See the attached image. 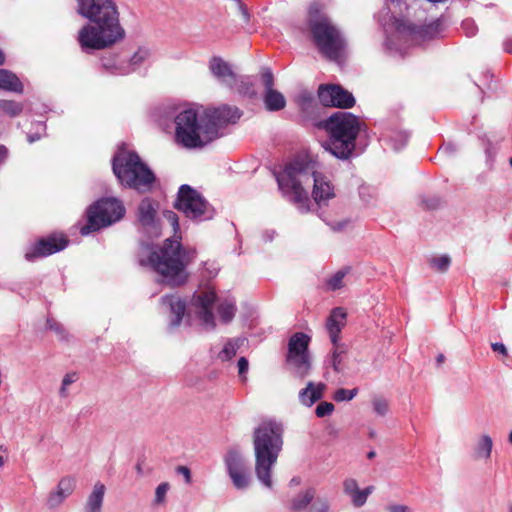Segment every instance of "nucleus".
<instances>
[{
  "label": "nucleus",
  "mask_w": 512,
  "mask_h": 512,
  "mask_svg": "<svg viewBox=\"0 0 512 512\" xmlns=\"http://www.w3.org/2000/svg\"><path fill=\"white\" fill-rule=\"evenodd\" d=\"M504 50L512 54V39H508L504 42Z\"/></svg>",
  "instance_id": "nucleus-62"
},
{
  "label": "nucleus",
  "mask_w": 512,
  "mask_h": 512,
  "mask_svg": "<svg viewBox=\"0 0 512 512\" xmlns=\"http://www.w3.org/2000/svg\"><path fill=\"white\" fill-rule=\"evenodd\" d=\"M316 495L314 488H308L297 494L290 502V509L293 512H301L305 510L313 501Z\"/></svg>",
  "instance_id": "nucleus-29"
},
{
  "label": "nucleus",
  "mask_w": 512,
  "mask_h": 512,
  "mask_svg": "<svg viewBox=\"0 0 512 512\" xmlns=\"http://www.w3.org/2000/svg\"><path fill=\"white\" fill-rule=\"evenodd\" d=\"M492 447V438L489 435H482L475 446L476 458H490Z\"/></svg>",
  "instance_id": "nucleus-32"
},
{
  "label": "nucleus",
  "mask_w": 512,
  "mask_h": 512,
  "mask_svg": "<svg viewBox=\"0 0 512 512\" xmlns=\"http://www.w3.org/2000/svg\"><path fill=\"white\" fill-rule=\"evenodd\" d=\"M0 89L22 93L23 84L20 79L11 71L6 69H0Z\"/></svg>",
  "instance_id": "nucleus-27"
},
{
  "label": "nucleus",
  "mask_w": 512,
  "mask_h": 512,
  "mask_svg": "<svg viewBox=\"0 0 512 512\" xmlns=\"http://www.w3.org/2000/svg\"><path fill=\"white\" fill-rule=\"evenodd\" d=\"M238 366V373L239 376L242 378V380L246 379L245 374L248 371L249 363L248 360L245 357H240L237 363Z\"/></svg>",
  "instance_id": "nucleus-52"
},
{
  "label": "nucleus",
  "mask_w": 512,
  "mask_h": 512,
  "mask_svg": "<svg viewBox=\"0 0 512 512\" xmlns=\"http://www.w3.org/2000/svg\"><path fill=\"white\" fill-rule=\"evenodd\" d=\"M283 425L275 420L262 421L253 432L255 473L259 482L272 487L271 471L283 447Z\"/></svg>",
  "instance_id": "nucleus-4"
},
{
  "label": "nucleus",
  "mask_w": 512,
  "mask_h": 512,
  "mask_svg": "<svg viewBox=\"0 0 512 512\" xmlns=\"http://www.w3.org/2000/svg\"><path fill=\"white\" fill-rule=\"evenodd\" d=\"M39 138H40V137H39V135H37V134H31V135H28V141H29L30 143H33V142H35V141L39 140Z\"/></svg>",
  "instance_id": "nucleus-63"
},
{
  "label": "nucleus",
  "mask_w": 512,
  "mask_h": 512,
  "mask_svg": "<svg viewBox=\"0 0 512 512\" xmlns=\"http://www.w3.org/2000/svg\"><path fill=\"white\" fill-rule=\"evenodd\" d=\"M343 361L344 357L339 356L338 353H331L329 363L335 372L340 373L344 370Z\"/></svg>",
  "instance_id": "nucleus-47"
},
{
  "label": "nucleus",
  "mask_w": 512,
  "mask_h": 512,
  "mask_svg": "<svg viewBox=\"0 0 512 512\" xmlns=\"http://www.w3.org/2000/svg\"><path fill=\"white\" fill-rule=\"evenodd\" d=\"M374 491V486H368L364 489H358L356 492H354L349 497L351 498V502L354 507L360 508L362 507L366 501L368 496Z\"/></svg>",
  "instance_id": "nucleus-33"
},
{
  "label": "nucleus",
  "mask_w": 512,
  "mask_h": 512,
  "mask_svg": "<svg viewBox=\"0 0 512 512\" xmlns=\"http://www.w3.org/2000/svg\"><path fill=\"white\" fill-rule=\"evenodd\" d=\"M451 264V259L448 255L433 257L430 260V266L439 272H446Z\"/></svg>",
  "instance_id": "nucleus-37"
},
{
  "label": "nucleus",
  "mask_w": 512,
  "mask_h": 512,
  "mask_svg": "<svg viewBox=\"0 0 512 512\" xmlns=\"http://www.w3.org/2000/svg\"><path fill=\"white\" fill-rule=\"evenodd\" d=\"M315 166V162L307 157L295 158L286 165L283 173L277 176L279 190L283 197L296 205L302 213H306L310 211V199L302 183L311 176L313 179L312 197L319 206L317 215L333 232H342L350 224V220L332 221L322 210V205L335 197L334 186L325 175L316 171Z\"/></svg>",
  "instance_id": "nucleus-1"
},
{
  "label": "nucleus",
  "mask_w": 512,
  "mask_h": 512,
  "mask_svg": "<svg viewBox=\"0 0 512 512\" xmlns=\"http://www.w3.org/2000/svg\"><path fill=\"white\" fill-rule=\"evenodd\" d=\"M173 207L182 212L186 218L202 222L215 216L214 207L196 189L188 184L179 187Z\"/></svg>",
  "instance_id": "nucleus-10"
},
{
  "label": "nucleus",
  "mask_w": 512,
  "mask_h": 512,
  "mask_svg": "<svg viewBox=\"0 0 512 512\" xmlns=\"http://www.w3.org/2000/svg\"><path fill=\"white\" fill-rule=\"evenodd\" d=\"M170 486L168 482L160 483L155 490L154 505H162L166 501V494Z\"/></svg>",
  "instance_id": "nucleus-40"
},
{
  "label": "nucleus",
  "mask_w": 512,
  "mask_h": 512,
  "mask_svg": "<svg viewBox=\"0 0 512 512\" xmlns=\"http://www.w3.org/2000/svg\"><path fill=\"white\" fill-rule=\"evenodd\" d=\"M175 140L185 148H202L216 139L215 128L194 109H185L175 117Z\"/></svg>",
  "instance_id": "nucleus-8"
},
{
  "label": "nucleus",
  "mask_w": 512,
  "mask_h": 512,
  "mask_svg": "<svg viewBox=\"0 0 512 512\" xmlns=\"http://www.w3.org/2000/svg\"><path fill=\"white\" fill-rule=\"evenodd\" d=\"M313 95L309 92H302L297 97V103L302 110H307L313 103Z\"/></svg>",
  "instance_id": "nucleus-45"
},
{
  "label": "nucleus",
  "mask_w": 512,
  "mask_h": 512,
  "mask_svg": "<svg viewBox=\"0 0 512 512\" xmlns=\"http://www.w3.org/2000/svg\"><path fill=\"white\" fill-rule=\"evenodd\" d=\"M359 488L358 483L353 478H347L343 482V491L346 495L350 496L356 492Z\"/></svg>",
  "instance_id": "nucleus-48"
},
{
  "label": "nucleus",
  "mask_w": 512,
  "mask_h": 512,
  "mask_svg": "<svg viewBox=\"0 0 512 512\" xmlns=\"http://www.w3.org/2000/svg\"><path fill=\"white\" fill-rule=\"evenodd\" d=\"M484 150L487 157V162L492 165L498 152L497 145L493 144L490 140H486L484 142Z\"/></svg>",
  "instance_id": "nucleus-44"
},
{
  "label": "nucleus",
  "mask_w": 512,
  "mask_h": 512,
  "mask_svg": "<svg viewBox=\"0 0 512 512\" xmlns=\"http://www.w3.org/2000/svg\"><path fill=\"white\" fill-rule=\"evenodd\" d=\"M217 300V295L214 291H202L195 293L192 297V305L198 310L197 317L201 324L207 330H213L216 326L212 307Z\"/></svg>",
  "instance_id": "nucleus-15"
},
{
  "label": "nucleus",
  "mask_w": 512,
  "mask_h": 512,
  "mask_svg": "<svg viewBox=\"0 0 512 512\" xmlns=\"http://www.w3.org/2000/svg\"><path fill=\"white\" fill-rule=\"evenodd\" d=\"M47 327L50 329V330H53L55 333H57L59 336H61L62 338H64V335H65V329L63 327V325L59 322H57L56 320L54 319H47Z\"/></svg>",
  "instance_id": "nucleus-51"
},
{
  "label": "nucleus",
  "mask_w": 512,
  "mask_h": 512,
  "mask_svg": "<svg viewBox=\"0 0 512 512\" xmlns=\"http://www.w3.org/2000/svg\"><path fill=\"white\" fill-rule=\"evenodd\" d=\"M76 487V480L72 476L62 477L56 488L52 490L46 501V506L50 510H55L59 508L64 501L72 495Z\"/></svg>",
  "instance_id": "nucleus-18"
},
{
  "label": "nucleus",
  "mask_w": 512,
  "mask_h": 512,
  "mask_svg": "<svg viewBox=\"0 0 512 512\" xmlns=\"http://www.w3.org/2000/svg\"><path fill=\"white\" fill-rule=\"evenodd\" d=\"M318 127L325 129L329 135L322 143L325 151L341 160L352 156L360 132V120L357 116L350 112L338 111L319 122Z\"/></svg>",
  "instance_id": "nucleus-5"
},
{
  "label": "nucleus",
  "mask_w": 512,
  "mask_h": 512,
  "mask_svg": "<svg viewBox=\"0 0 512 512\" xmlns=\"http://www.w3.org/2000/svg\"><path fill=\"white\" fill-rule=\"evenodd\" d=\"M346 312L342 307L334 308L326 321V329L332 344L339 341V335L346 323Z\"/></svg>",
  "instance_id": "nucleus-24"
},
{
  "label": "nucleus",
  "mask_w": 512,
  "mask_h": 512,
  "mask_svg": "<svg viewBox=\"0 0 512 512\" xmlns=\"http://www.w3.org/2000/svg\"><path fill=\"white\" fill-rule=\"evenodd\" d=\"M158 203L150 197L143 198L137 207V221L145 229L156 227Z\"/></svg>",
  "instance_id": "nucleus-21"
},
{
  "label": "nucleus",
  "mask_w": 512,
  "mask_h": 512,
  "mask_svg": "<svg viewBox=\"0 0 512 512\" xmlns=\"http://www.w3.org/2000/svg\"><path fill=\"white\" fill-rule=\"evenodd\" d=\"M328 510L329 504L326 500L323 499H317L311 504L309 508V512H328Z\"/></svg>",
  "instance_id": "nucleus-50"
},
{
  "label": "nucleus",
  "mask_w": 512,
  "mask_h": 512,
  "mask_svg": "<svg viewBox=\"0 0 512 512\" xmlns=\"http://www.w3.org/2000/svg\"><path fill=\"white\" fill-rule=\"evenodd\" d=\"M176 473L184 477L186 484H191V471L187 466H178L176 468Z\"/></svg>",
  "instance_id": "nucleus-54"
},
{
  "label": "nucleus",
  "mask_w": 512,
  "mask_h": 512,
  "mask_svg": "<svg viewBox=\"0 0 512 512\" xmlns=\"http://www.w3.org/2000/svg\"><path fill=\"white\" fill-rule=\"evenodd\" d=\"M208 68L212 76L222 85L229 89L233 88L236 80V73L232 66L220 56H212L208 63Z\"/></svg>",
  "instance_id": "nucleus-19"
},
{
  "label": "nucleus",
  "mask_w": 512,
  "mask_h": 512,
  "mask_svg": "<svg viewBox=\"0 0 512 512\" xmlns=\"http://www.w3.org/2000/svg\"><path fill=\"white\" fill-rule=\"evenodd\" d=\"M151 55L150 49L140 47L131 56L128 62L118 63L116 61L104 59L102 65L107 71L114 75H128L147 63L150 60Z\"/></svg>",
  "instance_id": "nucleus-14"
},
{
  "label": "nucleus",
  "mask_w": 512,
  "mask_h": 512,
  "mask_svg": "<svg viewBox=\"0 0 512 512\" xmlns=\"http://www.w3.org/2000/svg\"><path fill=\"white\" fill-rule=\"evenodd\" d=\"M237 348L238 347L230 341L224 345L223 349L219 353V357L223 361L230 360L236 355Z\"/></svg>",
  "instance_id": "nucleus-43"
},
{
  "label": "nucleus",
  "mask_w": 512,
  "mask_h": 512,
  "mask_svg": "<svg viewBox=\"0 0 512 512\" xmlns=\"http://www.w3.org/2000/svg\"><path fill=\"white\" fill-rule=\"evenodd\" d=\"M226 472L233 486L240 491L249 488L252 482L250 467L238 448H229L223 458Z\"/></svg>",
  "instance_id": "nucleus-11"
},
{
  "label": "nucleus",
  "mask_w": 512,
  "mask_h": 512,
  "mask_svg": "<svg viewBox=\"0 0 512 512\" xmlns=\"http://www.w3.org/2000/svg\"><path fill=\"white\" fill-rule=\"evenodd\" d=\"M126 213L123 202L115 197L98 199L86 210L87 223L80 228L81 235H88L120 221Z\"/></svg>",
  "instance_id": "nucleus-9"
},
{
  "label": "nucleus",
  "mask_w": 512,
  "mask_h": 512,
  "mask_svg": "<svg viewBox=\"0 0 512 512\" xmlns=\"http://www.w3.org/2000/svg\"><path fill=\"white\" fill-rule=\"evenodd\" d=\"M491 348L494 352H497L503 356H507L508 355V351H507V348L506 346L503 344V343H499V342H496V343H492L491 344Z\"/></svg>",
  "instance_id": "nucleus-56"
},
{
  "label": "nucleus",
  "mask_w": 512,
  "mask_h": 512,
  "mask_svg": "<svg viewBox=\"0 0 512 512\" xmlns=\"http://www.w3.org/2000/svg\"><path fill=\"white\" fill-rule=\"evenodd\" d=\"M461 28L467 37L476 35L478 28L472 19H465L462 21Z\"/></svg>",
  "instance_id": "nucleus-46"
},
{
  "label": "nucleus",
  "mask_w": 512,
  "mask_h": 512,
  "mask_svg": "<svg viewBox=\"0 0 512 512\" xmlns=\"http://www.w3.org/2000/svg\"><path fill=\"white\" fill-rule=\"evenodd\" d=\"M422 204L424 205V207L426 209L434 210V209H437L440 206L441 200L437 196L423 197L422 198Z\"/></svg>",
  "instance_id": "nucleus-49"
},
{
  "label": "nucleus",
  "mask_w": 512,
  "mask_h": 512,
  "mask_svg": "<svg viewBox=\"0 0 512 512\" xmlns=\"http://www.w3.org/2000/svg\"><path fill=\"white\" fill-rule=\"evenodd\" d=\"M410 134L406 131H397L393 132L390 135H387V138L392 144V147L395 150H400L407 144L409 140Z\"/></svg>",
  "instance_id": "nucleus-34"
},
{
  "label": "nucleus",
  "mask_w": 512,
  "mask_h": 512,
  "mask_svg": "<svg viewBox=\"0 0 512 512\" xmlns=\"http://www.w3.org/2000/svg\"><path fill=\"white\" fill-rule=\"evenodd\" d=\"M9 157V150L5 145L0 144V166L5 164Z\"/></svg>",
  "instance_id": "nucleus-58"
},
{
  "label": "nucleus",
  "mask_w": 512,
  "mask_h": 512,
  "mask_svg": "<svg viewBox=\"0 0 512 512\" xmlns=\"http://www.w3.org/2000/svg\"><path fill=\"white\" fill-rule=\"evenodd\" d=\"M239 5V10L245 22H248L250 19V14L248 12V8L241 0H235Z\"/></svg>",
  "instance_id": "nucleus-57"
},
{
  "label": "nucleus",
  "mask_w": 512,
  "mask_h": 512,
  "mask_svg": "<svg viewBox=\"0 0 512 512\" xmlns=\"http://www.w3.org/2000/svg\"><path fill=\"white\" fill-rule=\"evenodd\" d=\"M69 240L65 235L51 234L36 241L25 252V259L33 262L36 259L47 257L54 253L64 250L68 246Z\"/></svg>",
  "instance_id": "nucleus-12"
},
{
  "label": "nucleus",
  "mask_w": 512,
  "mask_h": 512,
  "mask_svg": "<svg viewBox=\"0 0 512 512\" xmlns=\"http://www.w3.org/2000/svg\"><path fill=\"white\" fill-rule=\"evenodd\" d=\"M445 361V356L443 354H439L436 358L437 365H441Z\"/></svg>",
  "instance_id": "nucleus-64"
},
{
  "label": "nucleus",
  "mask_w": 512,
  "mask_h": 512,
  "mask_svg": "<svg viewBox=\"0 0 512 512\" xmlns=\"http://www.w3.org/2000/svg\"><path fill=\"white\" fill-rule=\"evenodd\" d=\"M394 27L399 33H406L413 36H420L424 39H432L441 34L442 22L440 19H437L429 24L423 26H417L415 24L409 23L404 19L395 18L394 19Z\"/></svg>",
  "instance_id": "nucleus-17"
},
{
  "label": "nucleus",
  "mask_w": 512,
  "mask_h": 512,
  "mask_svg": "<svg viewBox=\"0 0 512 512\" xmlns=\"http://www.w3.org/2000/svg\"><path fill=\"white\" fill-rule=\"evenodd\" d=\"M23 111V105L13 100H2V112L10 117H16Z\"/></svg>",
  "instance_id": "nucleus-35"
},
{
  "label": "nucleus",
  "mask_w": 512,
  "mask_h": 512,
  "mask_svg": "<svg viewBox=\"0 0 512 512\" xmlns=\"http://www.w3.org/2000/svg\"><path fill=\"white\" fill-rule=\"evenodd\" d=\"M326 387V384L322 382L315 383L309 381L306 387L299 391V402L306 407H311L314 403L323 398Z\"/></svg>",
  "instance_id": "nucleus-25"
},
{
  "label": "nucleus",
  "mask_w": 512,
  "mask_h": 512,
  "mask_svg": "<svg viewBox=\"0 0 512 512\" xmlns=\"http://www.w3.org/2000/svg\"><path fill=\"white\" fill-rule=\"evenodd\" d=\"M78 380L76 372L67 373L62 380L63 386H69Z\"/></svg>",
  "instance_id": "nucleus-55"
},
{
  "label": "nucleus",
  "mask_w": 512,
  "mask_h": 512,
  "mask_svg": "<svg viewBox=\"0 0 512 512\" xmlns=\"http://www.w3.org/2000/svg\"><path fill=\"white\" fill-rule=\"evenodd\" d=\"M387 512H413V510L407 506L402 504H391L386 507Z\"/></svg>",
  "instance_id": "nucleus-53"
},
{
  "label": "nucleus",
  "mask_w": 512,
  "mask_h": 512,
  "mask_svg": "<svg viewBox=\"0 0 512 512\" xmlns=\"http://www.w3.org/2000/svg\"><path fill=\"white\" fill-rule=\"evenodd\" d=\"M334 411V405L331 402H320L316 409L315 414L319 418L329 416Z\"/></svg>",
  "instance_id": "nucleus-42"
},
{
  "label": "nucleus",
  "mask_w": 512,
  "mask_h": 512,
  "mask_svg": "<svg viewBox=\"0 0 512 512\" xmlns=\"http://www.w3.org/2000/svg\"><path fill=\"white\" fill-rule=\"evenodd\" d=\"M307 25L311 39L319 53L325 58L339 63L346 52V39L319 4L310 5Z\"/></svg>",
  "instance_id": "nucleus-6"
},
{
  "label": "nucleus",
  "mask_w": 512,
  "mask_h": 512,
  "mask_svg": "<svg viewBox=\"0 0 512 512\" xmlns=\"http://www.w3.org/2000/svg\"><path fill=\"white\" fill-rule=\"evenodd\" d=\"M76 1L77 13L90 22L78 32L77 40L83 52L106 49L125 38L114 0Z\"/></svg>",
  "instance_id": "nucleus-3"
},
{
  "label": "nucleus",
  "mask_w": 512,
  "mask_h": 512,
  "mask_svg": "<svg viewBox=\"0 0 512 512\" xmlns=\"http://www.w3.org/2000/svg\"><path fill=\"white\" fill-rule=\"evenodd\" d=\"M161 303L167 306L172 316L168 328L170 331L178 328L186 313V302L176 294L165 295L161 298Z\"/></svg>",
  "instance_id": "nucleus-20"
},
{
  "label": "nucleus",
  "mask_w": 512,
  "mask_h": 512,
  "mask_svg": "<svg viewBox=\"0 0 512 512\" xmlns=\"http://www.w3.org/2000/svg\"><path fill=\"white\" fill-rule=\"evenodd\" d=\"M311 337L303 332L294 333L288 340V347L285 358H294L311 355L309 344Z\"/></svg>",
  "instance_id": "nucleus-23"
},
{
  "label": "nucleus",
  "mask_w": 512,
  "mask_h": 512,
  "mask_svg": "<svg viewBox=\"0 0 512 512\" xmlns=\"http://www.w3.org/2000/svg\"><path fill=\"white\" fill-rule=\"evenodd\" d=\"M261 81L264 86V91L273 90L274 76L270 68H263L261 71Z\"/></svg>",
  "instance_id": "nucleus-41"
},
{
  "label": "nucleus",
  "mask_w": 512,
  "mask_h": 512,
  "mask_svg": "<svg viewBox=\"0 0 512 512\" xmlns=\"http://www.w3.org/2000/svg\"><path fill=\"white\" fill-rule=\"evenodd\" d=\"M318 98L321 104L327 107L348 109L355 105L352 93L337 84L320 85Z\"/></svg>",
  "instance_id": "nucleus-13"
},
{
  "label": "nucleus",
  "mask_w": 512,
  "mask_h": 512,
  "mask_svg": "<svg viewBox=\"0 0 512 512\" xmlns=\"http://www.w3.org/2000/svg\"><path fill=\"white\" fill-rule=\"evenodd\" d=\"M237 311L236 301L232 298H226L222 302L219 303L217 307V312L219 314L220 320L227 324L232 321Z\"/></svg>",
  "instance_id": "nucleus-30"
},
{
  "label": "nucleus",
  "mask_w": 512,
  "mask_h": 512,
  "mask_svg": "<svg viewBox=\"0 0 512 512\" xmlns=\"http://www.w3.org/2000/svg\"><path fill=\"white\" fill-rule=\"evenodd\" d=\"M231 90H236L243 96H255L254 83L249 76H239L236 74V80Z\"/></svg>",
  "instance_id": "nucleus-31"
},
{
  "label": "nucleus",
  "mask_w": 512,
  "mask_h": 512,
  "mask_svg": "<svg viewBox=\"0 0 512 512\" xmlns=\"http://www.w3.org/2000/svg\"><path fill=\"white\" fill-rule=\"evenodd\" d=\"M286 371L294 378L299 381H303L308 377L312 370V358L311 355L285 358L284 363Z\"/></svg>",
  "instance_id": "nucleus-22"
},
{
  "label": "nucleus",
  "mask_w": 512,
  "mask_h": 512,
  "mask_svg": "<svg viewBox=\"0 0 512 512\" xmlns=\"http://www.w3.org/2000/svg\"><path fill=\"white\" fill-rule=\"evenodd\" d=\"M112 171L122 186L139 193L151 191L156 182L154 172L135 151L118 150L112 158Z\"/></svg>",
  "instance_id": "nucleus-7"
},
{
  "label": "nucleus",
  "mask_w": 512,
  "mask_h": 512,
  "mask_svg": "<svg viewBox=\"0 0 512 512\" xmlns=\"http://www.w3.org/2000/svg\"><path fill=\"white\" fill-rule=\"evenodd\" d=\"M105 490V485L100 482H97L94 485L93 490L85 503V512H101Z\"/></svg>",
  "instance_id": "nucleus-26"
},
{
  "label": "nucleus",
  "mask_w": 512,
  "mask_h": 512,
  "mask_svg": "<svg viewBox=\"0 0 512 512\" xmlns=\"http://www.w3.org/2000/svg\"><path fill=\"white\" fill-rule=\"evenodd\" d=\"M440 150H441L443 153H446V154L451 155V154L455 153V151H456V147H455V145H454V144L448 143V144L443 145V146L440 148Z\"/></svg>",
  "instance_id": "nucleus-60"
},
{
  "label": "nucleus",
  "mask_w": 512,
  "mask_h": 512,
  "mask_svg": "<svg viewBox=\"0 0 512 512\" xmlns=\"http://www.w3.org/2000/svg\"><path fill=\"white\" fill-rule=\"evenodd\" d=\"M372 406L374 412L379 416H385L389 410L388 401L381 396H375L372 399Z\"/></svg>",
  "instance_id": "nucleus-39"
},
{
  "label": "nucleus",
  "mask_w": 512,
  "mask_h": 512,
  "mask_svg": "<svg viewBox=\"0 0 512 512\" xmlns=\"http://www.w3.org/2000/svg\"><path fill=\"white\" fill-rule=\"evenodd\" d=\"M263 101L265 108L272 112L280 111L286 106V99L284 95L275 89L264 91Z\"/></svg>",
  "instance_id": "nucleus-28"
},
{
  "label": "nucleus",
  "mask_w": 512,
  "mask_h": 512,
  "mask_svg": "<svg viewBox=\"0 0 512 512\" xmlns=\"http://www.w3.org/2000/svg\"><path fill=\"white\" fill-rule=\"evenodd\" d=\"M8 452L7 449L0 445V467H2L7 459Z\"/></svg>",
  "instance_id": "nucleus-61"
},
{
  "label": "nucleus",
  "mask_w": 512,
  "mask_h": 512,
  "mask_svg": "<svg viewBox=\"0 0 512 512\" xmlns=\"http://www.w3.org/2000/svg\"><path fill=\"white\" fill-rule=\"evenodd\" d=\"M348 270H349V268L341 269V270L337 271L333 276H331L327 280L326 284L330 290L335 291V290L342 288L343 279L346 276Z\"/></svg>",
  "instance_id": "nucleus-36"
},
{
  "label": "nucleus",
  "mask_w": 512,
  "mask_h": 512,
  "mask_svg": "<svg viewBox=\"0 0 512 512\" xmlns=\"http://www.w3.org/2000/svg\"><path fill=\"white\" fill-rule=\"evenodd\" d=\"M332 353H338L339 356L344 357L346 354V347L343 344H339V341L336 344H333Z\"/></svg>",
  "instance_id": "nucleus-59"
},
{
  "label": "nucleus",
  "mask_w": 512,
  "mask_h": 512,
  "mask_svg": "<svg viewBox=\"0 0 512 512\" xmlns=\"http://www.w3.org/2000/svg\"><path fill=\"white\" fill-rule=\"evenodd\" d=\"M358 388L345 389L339 388L333 394V399L336 402L350 401L358 394Z\"/></svg>",
  "instance_id": "nucleus-38"
},
{
  "label": "nucleus",
  "mask_w": 512,
  "mask_h": 512,
  "mask_svg": "<svg viewBox=\"0 0 512 512\" xmlns=\"http://www.w3.org/2000/svg\"><path fill=\"white\" fill-rule=\"evenodd\" d=\"M242 112L235 106L222 105L214 109H208L204 113L207 125L215 128L216 139L220 137L219 129L227 124L236 123Z\"/></svg>",
  "instance_id": "nucleus-16"
},
{
  "label": "nucleus",
  "mask_w": 512,
  "mask_h": 512,
  "mask_svg": "<svg viewBox=\"0 0 512 512\" xmlns=\"http://www.w3.org/2000/svg\"><path fill=\"white\" fill-rule=\"evenodd\" d=\"M163 217L171 225L173 236L162 244L151 246L146 257H140L141 266L157 275V282L171 288L185 285L189 280L187 267L196 259L197 250L181 242L179 217L172 210H164Z\"/></svg>",
  "instance_id": "nucleus-2"
}]
</instances>
